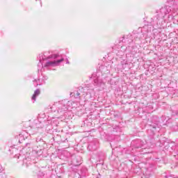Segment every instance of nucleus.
<instances>
[{
	"label": "nucleus",
	"instance_id": "7ed1b4c3",
	"mask_svg": "<svg viewBox=\"0 0 178 178\" xmlns=\"http://www.w3.org/2000/svg\"><path fill=\"white\" fill-rule=\"evenodd\" d=\"M32 81L34 87H37L38 86H42L44 84V81H41L40 79H32Z\"/></svg>",
	"mask_w": 178,
	"mask_h": 178
},
{
	"label": "nucleus",
	"instance_id": "1a4fd4ad",
	"mask_svg": "<svg viewBox=\"0 0 178 178\" xmlns=\"http://www.w3.org/2000/svg\"><path fill=\"white\" fill-rule=\"evenodd\" d=\"M14 158H17V159H20V154H15Z\"/></svg>",
	"mask_w": 178,
	"mask_h": 178
},
{
	"label": "nucleus",
	"instance_id": "6e6552de",
	"mask_svg": "<svg viewBox=\"0 0 178 178\" xmlns=\"http://www.w3.org/2000/svg\"><path fill=\"white\" fill-rule=\"evenodd\" d=\"M75 98H79V97H80V93L79 92H77L75 95H74Z\"/></svg>",
	"mask_w": 178,
	"mask_h": 178
},
{
	"label": "nucleus",
	"instance_id": "9d476101",
	"mask_svg": "<svg viewBox=\"0 0 178 178\" xmlns=\"http://www.w3.org/2000/svg\"><path fill=\"white\" fill-rule=\"evenodd\" d=\"M45 80H48V76H43V81H44V83H45Z\"/></svg>",
	"mask_w": 178,
	"mask_h": 178
},
{
	"label": "nucleus",
	"instance_id": "ddd939ff",
	"mask_svg": "<svg viewBox=\"0 0 178 178\" xmlns=\"http://www.w3.org/2000/svg\"><path fill=\"white\" fill-rule=\"evenodd\" d=\"M27 161V159H24L23 160V162H24V163H26V161Z\"/></svg>",
	"mask_w": 178,
	"mask_h": 178
},
{
	"label": "nucleus",
	"instance_id": "0eeeda50",
	"mask_svg": "<svg viewBox=\"0 0 178 178\" xmlns=\"http://www.w3.org/2000/svg\"><path fill=\"white\" fill-rule=\"evenodd\" d=\"M34 152H35L38 155H41V154H42V150H39V151H34Z\"/></svg>",
	"mask_w": 178,
	"mask_h": 178
},
{
	"label": "nucleus",
	"instance_id": "f8f14e48",
	"mask_svg": "<svg viewBox=\"0 0 178 178\" xmlns=\"http://www.w3.org/2000/svg\"><path fill=\"white\" fill-rule=\"evenodd\" d=\"M94 81H95V83H98V80L97 79H95Z\"/></svg>",
	"mask_w": 178,
	"mask_h": 178
},
{
	"label": "nucleus",
	"instance_id": "39448f33",
	"mask_svg": "<svg viewBox=\"0 0 178 178\" xmlns=\"http://www.w3.org/2000/svg\"><path fill=\"white\" fill-rule=\"evenodd\" d=\"M121 65L122 66V69H126V67H127V65H129V62L127 61V60H123L122 61H121Z\"/></svg>",
	"mask_w": 178,
	"mask_h": 178
},
{
	"label": "nucleus",
	"instance_id": "9b49d317",
	"mask_svg": "<svg viewBox=\"0 0 178 178\" xmlns=\"http://www.w3.org/2000/svg\"><path fill=\"white\" fill-rule=\"evenodd\" d=\"M13 150V152H17V151H19V150H17V149H16V148H13L12 149Z\"/></svg>",
	"mask_w": 178,
	"mask_h": 178
},
{
	"label": "nucleus",
	"instance_id": "423d86ee",
	"mask_svg": "<svg viewBox=\"0 0 178 178\" xmlns=\"http://www.w3.org/2000/svg\"><path fill=\"white\" fill-rule=\"evenodd\" d=\"M2 170H3V169L2 168V165H0V178H6V175L2 172Z\"/></svg>",
	"mask_w": 178,
	"mask_h": 178
},
{
	"label": "nucleus",
	"instance_id": "4468645a",
	"mask_svg": "<svg viewBox=\"0 0 178 178\" xmlns=\"http://www.w3.org/2000/svg\"><path fill=\"white\" fill-rule=\"evenodd\" d=\"M69 63H70L69 62V60H67V64L69 65Z\"/></svg>",
	"mask_w": 178,
	"mask_h": 178
},
{
	"label": "nucleus",
	"instance_id": "2eb2a0df",
	"mask_svg": "<svg viewBox=\"0 0 178 178\" xmlns=\"http://www.w3.org/2000/svg\"><path fill=\"white\" fill-rule=\"evenodd\" d=\"M26 145H29V143H26Z\"/></svg>",
	"mask_w": 178,
	"mask_h": 178
},
{
	"label": "nucleus",
	"instance_id": "f257e3e1",
	"mask_svg": "<svg viewBox=\"0 0 178 178\" xmlns=\"http://www.w3.org/2000/svg\"><path fill=\"white\" fill-rule=\"evenodd\" d=\"M65 60L63 57L59 54H52L51 51H44L39 55V63L38 65V72L52 70L53 67L60 66V63Z\"/></svg>",
	"mask_w": 178,
	"mask_h": 178
},
{
	"label": "nucleus",
	"instance_id": "20e7f679",
	"mask_svg": "<svg viewBox=\"0 0 178 178\" xmlns=\"http://www.w3.org/2000/svg\"><path fill=\"white\" fill-rule=\"evenodd\" d=\"M40 94H41V91L40 90V89H36L32 96V101L33 102H35V99L37 98V97H38V95H40Z\"/></svg>",
	"mask_w": 178,
	"mask_h": 178
},
{
	"label": "nucleus",
	"instance_id": "f03ea898",
	"mask_svg": "<svg viewBox=\"0 0 178 178\" xmlns=\"http://www.w3.org/2000/svg\"><path fill=\"white\" fill-rule=\"evenodd\" d=\"M161 12L163 13H165V15H168V13H170V12H172V13H174V15H177L178 8L172 9V7L169 6H165L161 9Z\"/></svg>",
	"mask_w": 178,
	"mask_h": 178
}]
</instances>
